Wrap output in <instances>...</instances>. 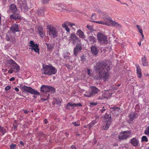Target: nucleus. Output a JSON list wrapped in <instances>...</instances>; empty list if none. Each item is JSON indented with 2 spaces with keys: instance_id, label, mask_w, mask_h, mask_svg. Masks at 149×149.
Instances as JSON below:
<instances>
[{
  "instance_id": "nucleus-50",
  "label": "nucleus",
  "mask_w": 149,
  "mask_h": 149,
  "mask_svg": "<svg viewBox=\"0 0 149 149\" xmlns=\"http://www.w3.org/2000/svg\"><path fill=\"white\" fill-rule=\"evenodd\" d=\"M106 109H104V107H103L102 108V109H100V111H101V113H102L104 112V111H105Z\"/></svg>"
},
{
  "instance_id": "nucleus-18",
  "label": "nucleus",
  "mask_w": 149,
  "mask_h": 149,
  "mask_svg": "<svg viewBox=\"0 0 149 149\" xmlns=\"http://www.w3.org/2000/svg\"><path fill=\"white\" fill-rule=\"evenodd\" d=\"M107 123L105 125H104L102 126V128L103 130H106L108 129L109 127L110 124L111 122V121L109 120V121L106 120Z\"/></svg>"
},
{
  "instance_id": "nucleus-30",
  "label": "nucleus",
  "mask_w": 149,
  "mask_h": 149,
  "mask_svg": "<svg viewBox=\"0 0 149 149\" xmlns=\"http://www.w3.org/2000/svg\"><path fill=\"white\" fill-rule=\"evenodd\" d=\"M45 44L47 46V48L50 51H52L54 48V45L51 44H48L45 43Z\"/></svg>"
},
{
  "instance_id": "nucleus-7",
  "label": "nucleus",
  "mask_w": 149,
  "mask_h": 149,
  "mask_svg": "<svg viewBox=\"0 0 149 149\" xmlns=\"http://www.w3.org/2000/svg\"><path fill=\"white\" fill-rule=\"evenodd\" d=\"M41 92H44L46 94L49 92H54L55 91V89L53 87L49 86L43 85L40 88Z\"/></svg>"
},
{
  "instance_id": "nucleus-27",
  "label": "nucleus",
  "mask_w": 149,
  "mask_h": 149,
  "mask_svg": "<svg viewBox=\"0 0 149 149\" xmlns=\"http://www.w3.org/2000/svg\"><path fill=\"white\" fill-rule=\"evenodd\" d=\"M136 68L137 73L138 75V77L139 78H141V70L139 68V65H137Z\"/></svg>"
},
{
  "instance_id": "nucleus-55",
  "label": "nucleus",
  "mask_w": 149,
  "mask_h": 149,
  "mask_svg": "<svg viewBox=\"0 0 149 149\" xmlns=\"http://www.w3.org/2000/svg\"><path fill=\"white\" fill-rule=\"evenodd\" d=\"M93 126V125H91V123L88 125L89 129H90V128H91Z\"/></svg>"
},
{
  "instance_id": "nucleus-34",
  "label": "nucleus",
  "mask_w": 149,
  "mask_h": 149,
  "mask_svg": "<svg viewBox=\"0 0 149 149\" xmlns=\"http://www.w3.org/2000/svg\"><path fill=\"white\" fill-rule=\"evenodd\" d=\"M21 16L18 13L16 15L14 16V18L13 19L16 20L17 19H21Z\"/></svg>"
},
{
  "instance_id": "nucleus-51",
  "label": "nucleus",
  "mask_w": 149,
  "mask_h": 149,
  "mask_svg": "<svg viewBox=\"0 0 149 149\" xmlns=\"http://www.w3.org/2000/svg\"><path fill=\"white\" fill-rule=\"evenodd\" d=\"M97 123V121L95 120H93L92 121L91 123V125H94L95 124V123Z\"/></svg>"
},
{
  "instance_id": "nucleus-17",
  "label": "nucleus",
  "mask_w": 149,
  "mask_h": 149,
  "mask_svg": "<svg viewBox=\"0 0 149 149\" xmlns=\"http://www.w3.org/2000/svg\"><path fill=\"white\" fill-rule=\"evenodd\" d=\"M111 21V24L112 26H115L118 29H120L121 28V26L119 24L115 21H113V20Z\"/></svg>"
},
{
  "instance_id": "nucleus-12",
  "label": "nucleus",
  "mask_w": 149,
  "mask_h": 149,
  "mask_svg": "<svg viewBox=\"0 0 149 149\" xmlns=\"http://www.w3.org/2000/svg\"><path fill=\"white\" fill-rule=\"evenodd\" d=\"M9 63L12 65L11 69H14L16 70L17 72H18L20 70L19 66L13 60L11 59L9 61Z\"/></svg>"
},
{
  "instance_id": "nucleus-4",
  "label": "nucleus",
  "mask_w": 149,
  "mask_h": 149,
  "mask_svg": "<svg viewBox=\"0 0 149 149\" xmlns=\"http://www.w3.org/2000/svg\"><path fill=\"white\" fill-rule=\"evenodd\" d=\"M97 36L98 41L100 44L105 45L107 44V37L103 33L99 32L97 34Z\"/></svg>"
},
{
  "instance_id": "nucleus-24",
  "label": "nucleus",
  "mask_w": 149,
  "mask_h": 149,
  "mask_svg": "<svg viewBox=\"0 0 149 149\" xmlns=\"http://www.w3.org/2000/svg\"><path fill=\"white\" fill-rule=\"evenodd\" d=\"M39 33L41 37H43L45 36V34L42 32L43 28L42 27L40 26L38 28Z\"/></svg>"
},
{
  "instance_id": "nucleus-23",
  "label": "nucleus",
  "mask_w": 149,
  "mask_h": 149,
  "mask_svg": "<svg viewBox=\"0 0 149 149\" xmlns=\"http://www.w3.org/2000/svg\"><path fill=\"white\" fill-rule=\"evenodd\" d=\"M77 34L81 38L85 37L84 33L80 29H79L77 32Z\"/></svg>"
},
{
  "instance_id": "nucleus-31",
  "label": "nucleus",
  "mask_w": 149,
  "mask_h": 149,
  "mask_svg": "<svg viewBox=\"0 0 149 149\" xmlns=\"http://www.w3.org/2000/svg\"><path fill=\"white\" fill-rule=\"evenodd\" d=\"M111 116L110 114H108L106 113L105 115L104 116V117L106 119V120L109 121V120L111 121Z\"/></svg>"
},
{
  "instance_id": "nucleus-37",
  "label": "nucleus",
  "mask_w": 149,
  "mask_h": 149,
  "mask_svg": "<svg viewBox=\"0 0 149 149\" xmlns=\"http://www.w3.org/2000/svg\"><path fill=\"white\" fill-rule=\"evenodd\" d=\"M0 131L2 132V134L3 135L6 132V130L3 127H1L0 125Z\"/></svg>"
},
{
  "instance_id": "nucleus-3",
  "label": "nucleus",
  "mask_w": 149,
  "mask_h": 149,
  "mask_svg": "<svg viewBox=\"0 0 149 149\" xmlns=\"http://www.w3.org/2000/svg\"><path fill=\"white\" fill-rule=\"evenodd\" d=\"M20 88L23 92L26 91L31 94L36 95H39L40 94L38 92L32 88L30 87H27L25 86H22V85H21L20 86Z\"/></svg>"
},
{
  "instance_id": "nucleus-58",
  "label": "nucleus",
  "mask_w": 149,
  "mask_h": 149,
  "mask_svg": "<svg viewBox=\"0 0 149 149\" xmlns=\"http://www.w3.org/2000/svg\"><path fill=\"white\" fill-rule=\"evenodd\" d=\"M13 72V70H12L11 69L9 70L8 71V73H10V74L12 73Z\"/></svg>"
},
{
  "instance_id": "nucleus-35",
  "label": "nucleus",
  "mask_w": 149,
  "mask_h": 149,
  "mask_svg": "<svg viewBox=\"0 0 149 149\" xmlns=\"http://www.w3.org/2000/svg\"><path fill=\"white\" fill-rule=\"evenodd\" d=\"M43 10H38L37 13L39 15L42 16L44 15Z\"/></svg>"
},
{
  "instance_id": "nucleus-21",
  "label": "nucleus",
  "mask_w": 149,
  "mask_h": 149,
  "mask_svg": "<svg viewBox=\"0 0 149 149\" xmlns=\"http://www.w3.org/2000/svg\"><path fill=\"white\" fill-rule=\"evenodd\" d=\"M102 17L104 20H105L107 22H109L110 23H109L110 24V25L111 24V20H112L110 17H109L107 15H105L104 14L102 15Z\"/></svg>"
},
{
  "instance_id": "nucleus-40",
  "label": "nucleus",
  "mask_w": 149,
  "mask_h": 149,
  "mask_svg": "<svg viewBox=\"0 0 149 149\" xmlns=\"http://www.w3.org/2000/svg\"><path fill=\"white\" fill-rule=\"evenodd\" d=\"M87 28L89 30H90L91 31H94V29L93 28V26H89L88 25L87 26Z\"/></svg>"
},
{
  "instance_id": "nucleus-48",
  "label": "nucleus",
  "mask_w": 149,
  "mask_h": 149,
  "mask_svg": "<svg viewBox=\"0 0 149 149\" xmlns=\"http://www.w3.org/2000/svg\"><path fill=\"white\" fill-rule=\"evenodd\" d=\"M86 60L85 56H81V60L82 61H85Z\"/></svg>"
},
{
  "instance_id": "nucleus-28",
  "label": "nucleus",
  "mask_w": 149,
  "mask_h": 149,
  "mask_svg": "<svg viewBox=\"0 0 149 149\" xmlns=\"http://www.w3.org/2000/svg\"><path fill=\"white\" fill-rule=\"evenodd\" d=\"M141 60L143 65L145 66H147L148 64V63L146 61V59L145 56L142 58Z\"/></svg>"
},
{
  "instance_id": "nucleus-46",
  "label": "nucleus",
  "mask_w": 149,
  "mask_h": 149,
  "mask_svg": "<svg viewBox=\"0 0 149 149\" xmlns=\"http://www.w3.org/2000/svg\"><path fill=\"white\" fill-rule=\"evenodd\" d=\"M145 134L147 135H149V127H147L146 130L145 131Z\"/></svg>"
},
{
  "instance_id": "nucleus-61",
  "label": "nucleus",
  "mask_w": 149,
  "mask_h": 149,
  "mask_svg": "<svg viewBox=\"0 0 149 149\" xmlns=\"http://www.w3.org/2000/svg\"><path fill=\"white\" fill-rule=\"evenodd\" d=\"M65 28V29L67 31V32L69 31L70 30H69V28L68 27V26Z\"/></svg>"
},
{
  "instance_id": "nucleus-42",
  "label": "nucleus",
  "mask_w": 149,
  "mask_h": 149,
  "mask_svg": "<svg viewBox=\"0 0 149 149\" xmlns=\"http://www.w3.org/2000/svg\"><path fill=\"white\" fill-rule=\"evenodd\" d=\"M136 27L140 33H143V30L141 28V27L139 25H137Z\"/></svg>"
},
{
  "instance_id": "nucleus-60",
  "label": "nucleus",
  "mask_w": 149,
  "mask_h": 149,
  "mask_svg": "<svg viewBox=\"0 0 149 149\" xmlns=\"http://www.w3.org/2000/svg\"><path fill=\"white\" fill-rule=\"evenodd\" d=\"M15 80V78L14 77H13L10 79V80L11 81H14Z\"/></svg>"
},
{
  "instance_id": "nucleus-36",
  "label": "nucleus",
  "mask_w": 149,
  "mask_h": 149,
  "mask_svg": "<svg viewBox=\"0 0 149 149\" xmlns=\"http://www.w3.org/2000/svg\"><path fill=\"white\" fill-rule=\"evenodd\" d=\"M31 49L32 50H33L35 52L37 53L38 54H39V49L38 47L31 48Z\"/></svg>"
},
{
  "instance_id": "nucleus-62",
  "label": "nucleus",
  "mask_w": 149,
  "mask_h": 149,
  "mask_svg": "<svg viewBox=\"0 0 149 149\" xmlns=\"http://www.w3.org/2000/svg\"><path fill=\"white\" fill-rule=\"evenodd\" d=\"M66 108L68 109H70V108H69V106L68 105V104H67V106H66Z\"/></svg>"
},
{
  "instance_id": "nucleus-39",
  "label": "nucleus",
  "mask_w": 149,
  "mask_h": 149,
  "mask_svg": "<svg viewBox=\"0 0 149 149\" xmlns=\"http://www.w3.org/2000/svg\"><path fill=\"white\" fill-rule=\"evenodd\" d=\"M69 22H65L63 24H62V26L63 28H65L67 26H69Z\"/></svg>"
},
{
  "instance_id": "nucleus-49",
  "label": "nucleus",
  "mask_w": 149,
  "mask_h": 149,
  "mask_svg": "<svg viewBox=\"0 0 149 149\" xmlns=\"http://www.w3.org/2000/svg\"><path fill=\"white\" fill-rule=\"evenodd\" d=\"M97 102L94 103L93 102H91L90 103V105L93 106V105H96L97 104Z\"/></svg>"
},
{
  "instance_id": "nucleus-38",
  "label": "nucleus",
  "mask_w": 149,
  "mask_h": 149,
  "mask_svg": "<svg viewBox=\"0 0 149 149\" xmlns=\"http://www.w3.org/2000/svg\"><path fill=\"white\" fill-rule=\"evenodd\" d=\"M142 141L147 142L148 141V139L147 137L146 136H143L141 138Z\"/></svg>"
},
{
  "instance_id": "nucleus-41",
  "label": "nucleus",
  "mask_w": 149,
  "mask_h": 149,
  "mask_svg": "<svg viewBox=\"0 0 149 149\" xmlns=\"http://www.w3.org/2000/svg\"><path fill=\"white\" fill-rule=\"evenodd\" d=\"M49 1L50 0H41V2L42 3L47 4L49 3Z\"/></svg>"
},
{
  "instance_id": "nucleus-44",
  "label": "nucleus",
  "mask_w": 149,
  "mask_h": 149,
  "mask_svg": "<svg viewBox=\"0 0 149 149\" xmlns=\"http://www.w3.org/2000/svg\"><path fill=\"white\" fill-rule=\"evenodd\" d=\"M16 147V145L14 144H12L10 146V149H15Z\"/></svg>"
},
{
  "instance_id": "nucleus-10",
  "label": "nucleus",
  "mask_w": 149,
  "mask_h": 149,
  "mask_svg": "<svg viewBox=\"0 0 149 149\" xmlns=\"http://www.w3.org/2000/svg\"><path fill=\"white\" fill-rule=\"evenodd\" d=\"M15 35H13L12 34L7 35L6 36V39L8 41H10V45L15 44L16 42V40L15 38Z\"/></svg>"
},
{
  "instance_id": "nucleus-33",
  "label": "nucleus",
  "mask_w": 149,
  "mask_h": 149,
  "mask_svg": "<svg viewBox=\"0 0 149 149\" xmlns=\"http://www.w3.org/2000/svg\"><path fill=\"white\" fill-rule=\"evenodd\" d=\"M93 22H96L97 23H99V24L106 25L107 26H110V24L109 23H107V22H104L102 21H93Z\"/></svg>"
},
{
  "instance_id": "nucleus-20",
  "label": "nucleus",
  "mask_w": 149,
  "mask_h": 149,
  "mask_svg": "<svg viewBox=\"0 0 149 149\" xmlns=\"http://www.w3.org/2000/svg\"><path fill=\"white\" fill-rule=\"evenodd\" d=\"M138 116V115L136 113H132L130 114L129 116V117L130 120H132L136 118Z\"/></svg>"
},
{
  "instance_id": "nucleus-54",
  "label": "nucleus",
  "mask_w": 149,
  "mask_h": 149,
  "mask_svg": "<svg viewBox=\"0 0 149 149\" xmlns=\"http://www.w3.org/2000/svg\"><path fill=\"white\" fill-rule=\"evenodd\" d=\"M69 26L72 27L73 26H74L75 25V24L73 23H71L69 22Z\"/></svg>"
},
{
  "instance_id": "nucleus-26",
  "label": "nucleus",
  "mask_w": 149,
  "mask_h": 149,
  "mask_svg": "<svg viewBox=\"0 0 149 149\" xmlns=\"http://www.w3.org/2000/svg\"><path fill=\"white\" fill-rule=\"evenodd\" d=\"M30 45H29V47H31V48L38 47V45L37 43L35 44L33 41L31 40L30 42Z\"/></svg>"
},
{
  "instance_id": "nucleus-32",
  "label": "nucleus",
  "mask_w": 149,
  "mask_h": 149,
  "mask_svg": "<svg viewBox=\"0 0 149 149\" xmlns=\"http://www.w3.org/2000/svg\"><path fill=\"white\" fill-rule=\"evenodd\" d=\"M43 93L42 94V95H43L44 97H47L46 98H42V100H43L44 101L47 100L49 99V94L48 93L47 94H46L45 93L42 92Z\"/></svg>"
},
{
  "instance_id": "nucleus-53",
  "label": "nucleus",
  "mask_w": 149,
  "mask_h": 149,
  "mask_svg": "<svg viewBox=\"0 0 149 149\" xmlns=\"http://www.w3.org/2000/svg\"><path fill=\"white\" fill-rule=\"evenodd\" d=\"M11 88V87L10 86H8L6 87L5 90L6 91L9 90Z\"/></svg>"
},
{
  "instance_id": "nucleus-47",
  "label": "nucleus",
  "mask_w": 149,
  "mask_h": 149,
  "mask_svg": "<svg viewBox=\"0 0 149 149\" xmlns=\"http://www.w3.org/2000/svg\"><path fill=\"white\" fill-rule=\"evenodd\" d=\"M68 105L69 106V107H75V103H72V102H69L68 103Z\"/></svg>"
},
{
  "instance_id": "nucleus-52",
  "label": "nucleus",
  "mask_w": 149,
  "mask_h": 149,
  "mask_svg": "<svg viewBox=\"0 0 149 149\" xmlns=\"http://www.w3.org/2000/svg\"><path fill=\"white\" fill-rule=\"evenodd\" d=\"M75 104V107H81L82 106V105L81 103Z\"/></svg>"
},
{
  "instance_id": "nucleus-45",
  "label": "nucleus",
  "mask_w": 149,
  "mask_h": 149,
  "mask_svg": "<svg viewBox=\"0 0 149 149\" xmlns=\"http://www.w3.org/2000/svg\"><path fill=\"white\" fill-rule=\"evenodd\" d=\"M72 124L75 126H77L80 125L79 122L77 121V122H74L72 123Z\"/></svg>"
},
{
  "instance_id": "nucleus-11",
  "label": "nucleus",
  "mask_w": 149,
  "mask_h": 149,
  "mask_svg": "<svg viewBox=\"0 0 149 149\" xmlns=\"http://www.w3.org/2000/svg\"><path fill=\"white\" fill-rule=\"evenodd\" d=\"M69 40L74 45L76 42H80V40L77 36L74 34H72L69 38Z\"/></svg>"
},
{
  "instance_id": "nucleus-63",
  "label": "nucleus",
  "mask_w": 149,
  "mask_h": 149,
  "mask_svg": "<svg viewBox=\"0 0 149 149\" xmlns=\"http://www.w3.org/2000/svg\"><path fill=\"white\" fill-rule=\"evenodd\" d=\"M15 90L17 92H18L19 91V89L17 87H15Z\"/></svg>"
},
{
  "instance_id": "nucleus-5",
  "label": "nucleus",
  "mask_w": 149,
  "mask_h": 149,
  "mask_svg": "<svg viewBox=\"0 0 149 149\" xmlns=\"http://www.w3.org/2000/svg\"><path fill=\"white\" fill-rule=\"evenodd\" d=\"M47 28L49 30V35L53 38H55L58 36V32L54 26L48 25L47 26Z\"/></svg>"
},
{
  "instance_id": "nucleus-9",
  "label": "nucleus",
  "mask_w": 149,
  "mask_h": 149,
  "mask_svg": "<svg viewBox=\"0 0 149 149\" xmlns=\"http://www.w3.org/2000/svg\"><path fill=\"white\" fill-rule=\"evenodd\" d=\"M82 49V45L81 42H77L73 50V54L75 56H77L79 53L81 52Z\"/></svg>"
},
{
  "instance_id": "nucleus-2",
  "label": "nucleus",
  "mask_w": 149,
  "mask_h": 149,
  "mask_svg": "<svg viewBox=\"0 0 149 149\" xmlns=\"http://www.w3.org/2000/svg\"><path fill=\"white\" fill-rule=\"evenodd\" d=\"M41 70L42 74L48 75L54 74L56 72L55 68L51 65H43Z\"/></svg>"
},
{
  "instance_id": "nucleus-57",
  "label": "nucleus",
  "mask_w": 149,
  "mask_h": 149,
  "mask_svg": "<svg viewBox=\"0 0 149 149\" xmlns=\"http://www.w3.org/2000/svg\"><path fill=\"white\" fill-rule=\"evenodd\" d=\"M23 111L24 112V113L25 114H28L29 112V111H28L27 110H23Z\"/></svg>"
},
{
  "instance_id": "nucleus-14",
  "label": "nucleus",
  "mask_w": 149,
  "mask_h": 149,
  "mask_svg": "<svg viewBox=\"0 0 149 149\" xmlns=\"http://www.w3.org/2000/svg\"><path fill=\"white\" fill-rule=\"evenodd\" d=\"M99 50L97 47L93 46L91 47V52L92 54L96 56L98 53Z\"/></svg>"
},
{
  "instance_id": "nucleus-56",
  "label": "nucleus",
  "mask_w": 149,
  "mask_h": 149,
  "mask_svg": "<svg viewBox=\"0 0 149 149\" xmlns=\"http://www.w3.org/2000/svg\"><path fill=\"white\" fill-rule=\"evenodd\" d=\"M141 35V36H142V39H141V41H143V38H144V36L143 34V33H140Z\"/></svg>"
},
{
  "instance_id": "nucleus-19",
  "label": "nucleus",
  "mask_w": 149,
  "mask_h": 149,
  "mask_svg": "<svg viewBox=\"0 0 149 149\" xmlns=\"http://www.w3.org/2000/svg\"><path fill=\"white\" fill-rule=\"evenodd\" d=\"M56 8H58L59 9H65L66 7L62 3H58L56 4L55 6Z\"/></svg>"
},
{
  "instance_id": "nucleus-29",
  "label": "nucleus",
  "mask_w": 149,
  "mask_h": 149,
  "mask_svg": "<svg viewBox=\"0 0 149 149\" xmlns=\"http://www.w3.org/2000/svg\"><path fill=\"white\" fill-rule=\"evenodd\" d=\"M18 13V10H13L12 14L10 15V18L11 19H13L14 18V16H15Z\"/></svg>"
},
{
  "instance_id": "nucleus-43",
  "label": "nucleus",
  "mask_w": 149,
  "mask_h": 149,
  "mask_svg": "<svg viewBox=\"0 0 149 149\" xmlns=\"http://www.w3.org/2000/svg\"><path fill=\"white\" fill-rule=\"evenodd\" d=\"M10 9H16V7L14 4H11L10 7Z\"/></svg>"
},
{
  "instance_id": "nucleus-15",
  "label": "nucleus",
  "mask_w": 149,
  "mask_h": 149,
  "mask_svg": "<svg viewBox=\"0 0 149 149\" xmlns=\"http://www.w3.org/2000/svg\"><path fill=\"white\" fill-rule=\"evenodd\" d=\"M130 143L132 146L136 147L138 145L139 142L136 138H134L131 139Z\"/></svg>"
},
{
  "instance_id": "nucleus-8",
  "label": "nucleus",
  "mask_w": 149,
  "mask_h": 149,
  "mask_svg": "<svg viewBox=\"0 0 149 149\" xmlns=\"http://www.w3.org/2000/svg\"><path fill=\"white\" fill-rule=\"evenodd\" d=\"M131 133L130 132L128 131L120 132L118 136L119 140L120 141L122 140L126 139L130 136Z\"/></svg>"
},
{
  "instance_id": "nucleus-25",
  "label": "nucleus",
  "mask_w": 149,
  "mask_h": 149,
  "mask_svg": "<svg viewBox=\"0 0 149 149\" xmlns=\"http://www.w3.org/2000/svg\"><path fill=\"white\" fill-rule=\"evenodd\" d=\"M110 109L111 111H116L119 113L121 112V110H120V108L115 106L111 107Z\"/></svg>"
},
{
  "instance_id": "nucleus-16",
  "label": "nucleus",
  "mask_w": 149,
  "mask_h": 149,
  "mask_svg": "<svg viewBox=\"0 0 149 149\" xmlns=\"http://www.w3.org/2000/svg\"><path fill=\"white\" fill-rule=\"evenodd\" d=\"M18 3L22 6V7H24V9H27V7L26 6V1L25 0H17Z\"/></svg>"
},
{
  "instance_id": "nucleus-6",
  "label": "nucleus",
  "mask_w": 149,
  "mask_h": 149,
  "mask_svg": "<svg viewBox=\"0 0 149 149\" xmlns=\"http://www.w3.org/2000/svg\"><path fill=\"white\" fill-rule=\"evenodd\" d=\"M100 91L95 86H91V91H89L88 93H86L84 94L85 96L87 97H91L94 96L95 94L97 93Z\"/></svg>"
},
{
  "instance_id": "nucleus-64",
  "label": "nucleus",
  "mask_w": 149,
  "mask_h": 149,
  "mask_svg": "<svg viewBox=\"0 0 149 149\" xmlns=\"http://www.w3.org/2000/svg\"><path fill=\"white\" fill-rule=\"evenodd\" d=\"M20 143L21 145H24V143L22 141H21L20 142Z\"/></svg>"
},
{
  "instance_id": "nucleus-22",
  "label": "nucleus",
  "mask_w": 149,
  "mask_h": 149,
  "mask_svg": "<svg viewBox=\"0 0 149 149\" xmlns=\"http://www.w3.org/2000/svg\"><path fill=\"white\" fill-rule=\"evenodd\" d=\"M88 39V40L91 44H93L96 42V38L93 36H89Z\"/></svg>"
},
{
  "instance_id": "nucleus-1",
  "label": "nucleus",
  "mask_w": 149,
  "mask_h": 149,
  "mask_svg": "<svg viewBox=\"0 0 149 149\" xmlns=\"http://www.w3.org/2000/svg\"><path fill=\"white\" fill-rule=\"evenodd\" d=\"M110 70V67L103 61H99L97 63L95 66V70L97 74L94 75V78L97 79L102 78L107 80L109 77L108 71Z\"/></svg>"
},
{
  "instance_id": "nucleus-59",
  "label": "nucleus",
  "mask_w": 149,
  "mask_h": 149,
  "mask_svg": "<svg viewBox=\"0 0 149 149\" xmlns=\"http://www.w3.org/2000/svg\"><path fill=\"white\" fill-rule=\"evenodd\" d=\"M71 149H77L74 146L72 145L70 147Z\"/></svg>"
},
{
  "instance_id": "nucleus-13",
  "label": "nucleus",
  "mask_w": 149,
  "mask_h": 149,
  "mask_svg": "<svg viewBox=\"0 0 149 149\" xmlns=\"http://www.w3.org/2000/svg\"><path fill=\"white\" fill-rule=\"evenodd\" d=\"M18 27V25L17 24H14L11 26L10 28V29L12 33H10V34H12L13 35H15L16 32L19 31Z\"/></svg>"
}]
</instances>
